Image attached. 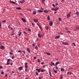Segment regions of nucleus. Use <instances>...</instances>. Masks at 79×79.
<instances>
[{"mask_svg":"<svg viewBox=\"0 0 79 79\" xmlns=\"http://www.w3.org/2000/svg\"><path fill=\"white\" fill-rule=\"evenodd\" d=\"M27 52H28L29 53H31V52H30V50H29V48H27Z\"/></svg>","mask_w":79,"mask_h":79,"instance_id":"obj_19","label":"nucleus"},{"mask_svg":"<svg viewBox=\"0 0 79 79\" xmlns=\"http://www.w3.org/2000/svg\"><path fill=\"white\" fill-rule=\"evenodd\" d=\"M63 75H60V79H63Z\"/></svg>","mask_w":79,"mask_h":79,"instance_id":"obj_25","label":"nucleus"},{"mask_svg":"<svg viewBox=\"0 0 79 79\" xmlns=\"http://www.w3.org/2000/svg\"><path fill=\"white\" fill-rule=\"evenodd\" d=\"M5 22H6V20H4L2 21V23H5Z\"/></svg>","mask_w":79,"mask_h":79,"instance_id":"obj_42","label":"nucleus"},{"mask_svg":"<svg viewBox=\"0 0 79 79\" xmlns=\"http://www.w3.org/2000/svg\"><path fill=\"white\" fill-rule=\"evenodd\" d=\"M15 33H12L11 34V35H15Z\"/></svg>","mask_w":79,"mask_h":79,"instance_id":"obj_38","label":"nucleus"},{"mask_svg":"<svg viewBox=\"0 0 79 79\" xmlns=\"http://www.w3.org/2000/svg\"><path fill=\"white\" fill-rule=\"evenodd\" d=\"M31 24L32 26H34V25H35V24H34L32 23H31Z\"/></svg>","mask_w":79,"mask_h":79,"instance_id":"obj_50","label":"nucleus"},{"mask_svg":"<svg viewBox=\"0 0 79 79\" xmlns=\"http://www.w3.org/2000/svg\"><path fill=\"white\" fill-rule=\"evenodd\" d=\"M34 60H35V59H36V57H34Z\"/></svg>","mask_w":79,"mask_h":79,"instance_id":"obj_61","label":"nucleus"},{"mask_svg":"<svg viewBox=\"0 0 79 79\" xmlns=\"http://www.w3.org/2000/svg\"><path fill=\"white\" fill-rule=\"evenodd\" d=\"M35 74L36 76H38V75H39V73L37 72H36Z\"/></svg>","mask_w":79,"mask_h":79,"instance_id":"obj_31","label":"nucleus"},{"mask_svg":"<svg viewBox=\"0 0 79 79\" xmlns=\"http://www.w3.org/2000/svg\"><path fill=\"white\" fill-rule=\"evenodd\" d=\"M1 48L2 49H5V48L4 47V46L2 45L1 46Z\"/></svg>","mask_w":79,"mask_h":79,"instance_id":"obj_7","label":"nucleus"},{"mask_svg":"<svg viewBox=\"0 0 79 79\" xmlns=\"http://www.w3.org/2000/svg\"><path fill=\"white\" fill-rule=\"evenodd\" d=\"M38 26L39 27V28H40V29H42V27H41L40 25V26Z\"/></svg>","mask_w":79,"mask_h":79,"instance_id":"obj_39","label":"nucleus"},{"mask_svg":"<svg viewBox=\"0 0 79 79\" xmlns=\"http://www.w3.org/2000/svg\"><path fill=\"white\" fill-rule=\"evenodd\" d=\"M28 67V66L27 65H25V68H26V69H27V67Z\"/></svg>","mask_w":79,"mask_h":79,"instance_id":"obj_33","label":"nucleus"},{"mask_svg":"<svg viewBox=\"0 0 79 79\" xmlns=\"http://www.w3.org/2000/svg\"><path fill=\"white\" fill-rule=\"evenodd\" d=\"M45 66H46L45 65H44V66H43V68H45Z\"/></svg>","mask_w":79,"mask_h":79,"instance_id":"obj_64","label":"nucleus"},{"mask_svg":"<svg viewBox=\"0 0 79 79\" xmlns=\"http://www.w3.org/2000/svg\"><path fill=\"white\" fill-rule=\"evenodd\" d=\"M69 17H70V14H69V15H67V18H69Z\"/></svg>","mask_w":79,"mask_h":79,"instance_id":"obj_22","label":"nucleus"},{"mask_svg":"<svg viewBox=\"0 0 79 79\" xmlns=\"http://www.w3.org/2000/svg\"><path fill=\"white\" fill-rule=\"evenodd\" d=\"M15 73V71H13L12 72V74H13V73Z\"/></svg>","mask_w":79,"mask_h":79,"instance_id":"obj_57","label":"nucleus"},{"mask_svg":"<svg viewBox=\"0 0 79 79\" xmlns=\"http://www.w3.org/2000/svg\"><path fill=\"white\" fill-rule=\"evenodd\" d=\"M39 79H42V77H39Z\"/></svg>","mask_w":79,"mask_h":79,"instance_id":"obj_53","label":"nucleus"},{"mask_svg":"<svg viewBox=\"0 0 79 79\" xmlns=\"http://www.w3.org/2000/svg\"><path fill=\"white\" fill-rule=\"evenodd\" d=\"M56 69H58V67L56 66Z\"/></svg>","mask_w":79,"mask_h":79,"instance_id":"obj_62","label":"nucleus"},{"mask_svg":"<svg viewBox=\"0 0 79 79\" xmlns=\"http://www.w3.org/2000/svg\"><path fill=\"white\" fill-rule=\"evenodd\" d=\"M51 63L52 64H50L51 66H52V65H53V66H55V64H54V63L51 62Z\"/></svg>","mask_w":79,"mask_h":79,"instance_id":"obj_16","label":"nucleus"},{"mask_svg":"<svg viewBox=\"0 0 79 79\" xmlns=\"http://www.w3.org/2000/svg\"><path fill=\"white\" fill-rule=\"evenodd\" d=\"M19 69L20 70V71L22 70L23 69V67H20L19 68Z\"/></svg>","mask_w":79,"mask_h":79,"instance_id":"obj_12","label":"nucleus"},{"mask_svg":"<svg viewBox=\"0 0 79 79\" xmlns=\"http://www.w3.org/2000/svg\"><path fill=\"white\" fill-rule=\"evenodd\" d=\"M49 73L50 76H51V77H52V74H51V72H50V70H49Z\"/></svg>","mask_w":79,"mask_h":79,"instance_id":"obj_18","label":"nucleus"},{"mask_svg":"<svg viewBox=\"0 0 79 79\" xmlns=\"http://www.w3.org/2000/svg\"><path fill=\"white\" fill-rule=\"evenodd\" d=\"M10 64L11 66H12L13 65V63H10Z\"/></svg>","mask_w":79,"mask_h":79,"instance_id":"obj_59","label":"nucleus"},{"mask_svg":"<svg viewBox=\"0 0 79 79\" xmlns=\"http://www.w3.org/2000/svg\"><path fill=\"white\" fill-rule=\"evenodd\" d=\"M69 73H70V72H67V75H68V74H69Z\"/></svg>","mask_w":79,"mask_h":79,"instance_id":"obj_60","label":"nucleus"},{"mask_svg":"<svg viewBox=\"0 0 79 79\" xmlns=\"http://www.w3.org/2000/svg\"><path fill=\"white\" fill-rule=\"evenodd\" d=\"M33 21H34V22L35 23H37L38 22V20L36 19H34Z\"/></svg>","mask_w":79,"mask_h":79,"instance_id":"obj_1","label":"nucleus"},{"mask_svg":"<svg viewBox=\"0 0 79 79\" xmlns=\"http://www.w3.org/2000/svg\"><path fill=\"white\" fill-rule=\"evenodd\" d=\"M58 8H57L56 9H54V11H57V10H58Z\"/></svg>","mask_w":79,"mask_h":79,"instance_id":"obj_28","label":"nucleus"},{"mask_svg":"<svg viewBox=\"0 0 79 79\" xmlns=\"http://www.w3.org/2000/svg\"><path fill=\"white\" fill-rule=\"evenodd\" d=\"M33 14L34 15H35L36 14V12L35 11H34L33 12Z\"/></svg>","mask_w":79,"mask_h":79,"instance_id":"obj_27","label":"nucleus"},{"mask_svg":"<svg viewBox=\"0 0 79 79\" xmlns=\"http://www.w3.org/2000/svg\"><path fill=\"white\" fill-rule=\"evenodd\" d=\"M58 64H60V62H57L55 64V66H57V65H58Z\"/></svg>","mask_w":79,"mask_h":79,"instance_id":"obj_9","label":"nucleus"},{"mask_svg":"<svg viewBox=\"0 0 79 79\" xmlns=\"http://www.w3.org/2000/svg\"><path fill=\"white\" fill-rule=\"evenodd\" d=\"M0 28H2V25L1 24V23H0Z\"/></svg>","mask_w":79,"mask_h":79,"instance_id":"obj_55","label":"nucleus"},{"mask_svg":"<svg viewBox=\"0 0 79 79\" xmlns=\"http://www.w3.org/2000/svg\"><path fill=\"white\" fill-rule=\"evenodd\" d=\"M28 31H30V32H31V30L30 29H28Z\"/></svg>","mask_w":79,"mask_h":79,"instance_id":"obj_44","label":"nucleus"},{"mask_svg":"<svg viewBox=\"0 0 79 79\" xmlns=\"http://www.w3.org/2000/svg\"><path fill=\"white\" fill-rule=\"evenodd\" d=\"M60 37V36H59V35L55 37V39H59Z\"/></svg>","mask_w":79,"mask_h":79,"instance_id":"obj_5","label":"nucleus"},{"mask_svg":"<svg viewBox=\"0 0 79 79\" xmlns=\"http://www.w3.org/2000/svg\"><path fill=\"white\" fill-rule=\"evenodd\" d=\"M76 15L79 18V13L77 12H76Z\"/></svg>","mask_w":79,"mask_h":79,"instance_id":"obj_4","label":"nucleus"},{"mask_svg":"<svg viewBox=\"0 0 79 79\" xmlns=\"http://www.w3.org/2000/svg\"><path fill=\"white\" fill-rule=\"evenodd\" d=\"M44 12L45 13H48V10H44Z\"/></svg>","mask_w":79,"mask_h":79,"instance_id":"obj_20","label":"nucleus"},{"mask_svg":"<svg viewBox=\"0 0 79 79\" xmlns=\"http://www.w3.org/2000/svg\"><path fill=\"white\" fill-rule=\"evenodd\" d=\"M40 70H41V69H39L38 70V73H40Z\"/></svg>","mask_w":79,"mask_h":79,"instance_id":"obj_26","label":"nucleus"},{"mask_svg":"<svg viewBox=\"0 0 79 79\" xmlns=\"http://www.w3.org/2000/svg\"><path fill=\"white\" fill-rule=\"evenodd\" d=\"M73 45H74V46H76V44H75V43H73Z\"/></svg>","mask_w":79,"mask_h":79,"instance_id":"obj_41","label":"nucleus"},{"mask_svg":"<svg viewBox=\"0 0 79 79\" xmlns=\"http://www.w3.org/2000/svg\"><path fill=\"white\" fill-rule=\"evenodd\" d=\"M9 64H10V63H6V65H8Z\"/></svg>","mask_w":79,"mask_h":79,"instance_id":"obj_56","label":"nucleus"},{"mask_svg":"<svg viewBox=\"0 0 79 79\" xmlns=\"http://www.w3.org/2000/svg\"><path fill=\"white\" fill-rule=\"evenodd\" d=\"M22 20L23 21V22H24V23H26V19L23 18H22Z\"/></svg>","mask_w":79,"mask_h":79,"instance_id":"obj_3","label":"nucleus"},{"mask_svg":"<svg viewBox=\"0 0 79 79\" xmlns=\"http://www.w3.org/2000/svg\"><path fill=\"white\" fill-rule=\"evenodd\" d=\"M47 19L48 20H50V16L48 15V16Z\"/></svg>","mask_w":79,"mask_h":79,"instance_id":"obj_21","label":"nucleus"},{"mask_svg":"<svg viewBox=\"0 0 79 79\" xmlns=\"http://www.w3.org/2000/svg\"><path fill=\"white\" fill-rule=\"evenodd\" d=\"M16 9H17V10H21V7H16Z\"/></svg>","mask_w":79,"mask_h":79,"instance_id":"obj_17","label":"nucleus"},{"mask_svg":"<svg viewBox=\"0 0 79 79\" xmlns=\"http://www.w3.org/2000/svg\"><path fill=\"white\" fill-rule=\"evenodd\" d=\"M22 52H23V53H24V54H25V53H26V52H25V51H22Z\"/></svg>","mask_w":79,"mask_h":79,"instance_id":"obj_54","label":"nucleus"},{"mask_svg":"<svg viewBox=\"0 0 79 79\" xmlns=\"http://www.w3.org/2000/svg\"><path fill=\"white\" fill-rule=\"evenodd\" d=\"M49 24L50 26H52L53 25V22L52 21H50L49 23Z\"/></svg>","mask_w":79,"mask_h":79,"instance_id":"obj_8","label":"nucleus"},{"mask_svg":"<svg viewBox=\"0 0 79 79\" xmlns=\"http://www.w3.org/2000/svg\"><path fill=\"white\" fill-rule=\"evenodd\" d=\"M45 69H43L41 70L40 71V72L41 73H43V72H45Z\"/></svg>","mask_w":79,"mask_h":79,"instance_id":"obj_14","label":"nucleus"},{"mask_svg":"<svg viewBox=\"0 0 79 79\" xmlns=\"http://www.w3.org/2000/svg\"><path fill=\"white\" fill-rule=\"evenodd\" d=\"M9 54H10V55H13V53L11 52H10Z\"/></svg>","mask_w":79,"mask_h":79,"instance_id":"obj_37","label":"nucleus"},{"mask_svg":"<svg viewBox=\"0 0 79 79\" xmlns=\"http://www.w3.org/2000/svg\"><path fill=\"white\" fill-rule=\"evenodd\" d=\"M60 71H64V69H63V68H61L60 69Z\"/></svg>","mask_w":79,"mask_h":79,"instance_id":"obj_24","label":"nucleus"},{"mask_svg":"<svg viewBox=\"0 0 79 79\" xmlns=\"http://www.w3.org/2000/svg\"><path fill=\"white\" fill-rule=\"evenodd\" d=\"M58 20H59L60 21H61V18H58Z\"/></svg>","mask_w":79,"mask_h":79,"instance_id":"obj_48","label":"nucleus"},{"mask_svg":"<svg viewBox=\"0 0 79 79\" xmlns=\"http://www.w3.org/2000/svg\"><path fill=\"white\" fill-rule=\"evenodd\" d=\"M53 71L55 73H57V71L55 70L54 69H53Z\"/></svg>","mask_w":79,"mask_h":79,"instance_id":"obj_13","label":"nucleus"},{"mask_svg":"<svg viewBox=\"0 0 79 79\" xmlns=\"http://www.w3.org/2000/svg\"><path fill=\"white\" fill-rule=\"evenodd\" d=\"M23 33H24L25 34H27V32H26L25 31H23Z\"/></svg>","mask_w":79,"mask_h":79,"instance_id":"obj_45","label":"nucleus"},{"mask_svg":"<svg viewBox=\"0 0 79 79\" xmlns=\"http://www.w3.org/2000/svg\"><path fill=\"white\" fill-rule=\"evenodd\" d=\"M62 44H63V45H68V43H66L65 42H62Z\"/></svg>","mask_w":79,"mask_h":79,"instance_id":"obj_6","label":"nucleus"},{"mask_svg":"<svg viewBox=\"0 0 79 79\" xmlns=\"http://www.w3.org/2000/svg\"><path fill=\"white\" fill-rule=\"evenodd\" d=\"M1 74H4V72H3V71H2L1 72Z\"/></svg>","mask_w":79,"mask_h":79,"instance_id":"obj_35","label":"nucleus"},{"mask_svg":"<svg viewBox=\"0 0 79 79\" xmlns=\"http://www.w3.org/2000/svg\"><path fill=\"white\" fill-rule=\"evenodd\" d=\"M2 66L0 65V69H2Z\"/></svg>","mask_w":79,"mask_h":79,"instance_id":"obj_52","label":"nucleus"},{"mask_svg":"<svg viewBox=\"0 0 79 79\" xmlns=\"http://www.w3.org/2000/svg\"><path fill=\"white\" fill-rule=\"evenodd\" d=\"M24 2H25V1L24 0H22V1H20V3H24Z\"/></svg>","mask_w":79,"mask_h":79,"instance_id":"obj_15","label":"nucleus"},{"mask_svg":"<svg viewBox=\"0 0 79 79\" xmlns=\"http://www.w3.org/2000/svg\"><path fill=\"white\" fill-rule=\"evenodd\" d=\"M37 12H38L39 13H42V12H43V10H38Z\"/></svg>","mask_w":79,"mask_h":79,"instance_id":"obj_11","label":"nucleus"},{"mask_svg":"<svg viewBox=\"0 0 79 79\" xmlns=\"http://www.w3.org/2000/svg\"><path fill=\"white\" fill-rule=\"evenodd\" d=\"M38 63H40V60L39 59H38Z\"/></svg>","mask_w":79,"mask_h":79,"instance_id":"obj_43","label":"nucleus"},{"mask_svg":"<svg viewBox=\"0 0 79 79\" xmlns=\"http://www.w3.org/2000/svg\"><path fill=\"white\" fill-rule=\"evenodd\" d=\"M15 58V57L14 56H12V59H14Z\"/></svg>","mask_w":79,"mask_h":79,"instance_id":"obj_58","label":"nucleus"},{"mask_svg":"<svg viewBox=\"0 0 79 79\" xmlns=\"http://www.w3.org/2000/svg\"><path fill=\"white\" fill-rule=\"evenodd\" d=\"M45 53L46 54V55H49V56L50 55V53L47 52H46Z\"/></svg>","mask_w":79,"mask_h":79,"instance_id":"obj_23","label":"nucleus"},{"mask_svg":"<svg viewBox=\"0 0 79 79\" xmlns=\"http://www.w3.org/2000/svg\"><path fill=\"white\" fill-rule=\"evenodd\" d=\"M76 28L77 29H79V27H76Z\"/></svg>","mask_w":79,"mask_h":79,"instance_id":"obj_36","label":"nucleus"},{"mask_svg":"<svg viewBox=\"0 0 79 79\" xmlns=\"http://www.w3.org/2000/svg\"><path fill=\"white\" fill-rule=\"evenodd\" d=\"M67 32H68V33H70V32H70V31H67Z\"/></svg>","mask_w":79,"mask_h":79,"instance_id":"obj_49","label":"nucleus"},{"mask_svg":"<svg viewBox=\"0 0 79 79\" xmlns=\"http://www.w3.org/2000/svg\"><path fill=\"white\" fill-rule=\"evenodd\" d=\"M37 25L38 26H40V25H39V23H37Z\"/></svg>","mask_w":79,"mask_h":79,"instance_id":"obj_63","label":"nucleus"},{"mask_svg":"<svg viewBox=\"0 0 79 79\" xmlns=\"http://www.w3.org/2000/svg\"><path fill=\"white\" fill-rule=\"evenodd\" d=\"M10 3H13V4H16V2L11 1H10Z\"/></svg>","mask_w":79,"mask_h":79,"instance_id":"obj_2","label":"nucleus"},{"mask_svg":"<svg viewBox=\"0 0 79 79\" xmlns=\"http://www.w3.org/2000/svg\"><path fill=\"white\" fill-rule=\"evenodd\" d=\"M21 34H22V33H21V32H20L19 33V36H20V35H21Z\"/></svg>","mask_w":79,"mask_h":79,"instance_id":"obj_29","label":"nucleus"},{"mask_svg":"<svg viewBox=\"0 0 79 79\" xmlns=\"http://www.w3.org/2000/svg\"><path fill=\"white\" fill-rule=\"evenodd\" d=\"M7 62H9V61H11V59H7Z\"/></svg>","mask_w":79,"mask_h":79,"instance_id":"obj_30","label":"nucleus"},{"mask_svg":"<svg viewBox=\"0 0 79 79\" xmlns=\"http://www.w3.org/2000/svg\"><path fill=\"white\" fill-rule=\"evenodd\" d=\"M35 48L36 49V50H38V48L37 47H35Z\"/></svg>","mask_w":79,"mask_h":79,"instance_id":"obj_32","label":"nucleus"},{"mask_svg":"<svg viewBox=\"0 0 79 79\" xmlns=\"http://www.w3.org/2000/svg\"><path fill=\"white\" fill-rule=\"evenodd\" d=\"M18 52H20V53H22V52L21 51H18Z\"/></svg>","mask_w":79,"mask_h":79,"instance_id":"obj_46","label":"nucleus"},{"mask_svg":"<svg viewBox=\"0 0 79 79\" xmlns=\"http://www.w3.org/2000/svg\"><path fill=\"white\" fill-rule=\"evenodd\" d=\"M32 46H33V47H35V44H32Z\"/></svg>","mask_w":79,"mask_h":79,"instance_id":"obj_40","label":"nucleus"},{"mask_svg":"<svg viewBox=\"0 0 79 79\" xmlns=\"http://www.w3.org/2000/svg\"><path fill=\"white\" fill-rule=\"evenodd\" d=\"M52 6H53V7H55V4H52Z\"/></svg>","mask_w":79,"mask_h":79,"instance_id":"obj_34","label":"nucleus"},{"mask_svg":"<svg viewBox=\"0 0 79 79\" xmlns=\"http://www.w3.org/2000/svg\"><path fill=\"white\" fill-rule=\"evenodd\" d=\"M38 35L39 37L40 38H41V37H42V35H41L40 34H39V33L38 34Z\"/></svg>","mask_w":79,"mask_h":79,"instance_id":"obj_10","label":"nucleus"},{"mask_svg":"<svg viewBox=\"0 0 79 79\" xmlns=\"http://www.w3.org/2000/svg\"><path fill=\"white\" fill-rule=\"evenodd\" d=\"M25 65H27V63H25Z\"/></svg>","mask_w":79,"mask_h":79,"instance_id":"obj_51","label":"nucleus"},{"mask_svg":"<svg viewBox=\"0 0 79 79\" xmlns=\"http://www.w3.org/2000/svg\"><path fill=\"white\" fill-rule=\"evenodd\" d=\"M48 28H49L48 27H47L46 28V30H48Z\"/></svg>","mask_w":79,"mask_h":79,"instance_id":"obj_47","label":"nucleus"}]
</instances>
